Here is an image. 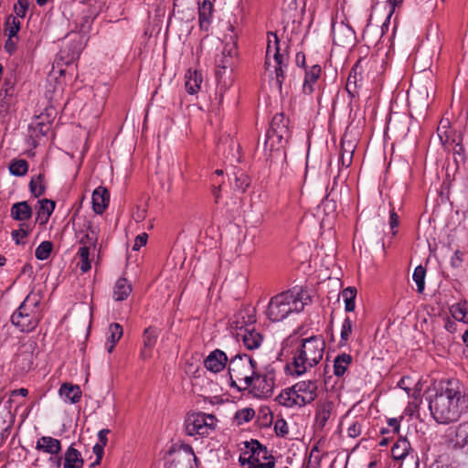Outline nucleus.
I'll use <instances>...</instances> for the list:
<instances>
[{
    "instance_id": "6",
    "label": "nucleus",
    "mask_w": 468,
    "mask_h": 468,
    "mask_svg": "<svg viewBox=\"0 0 468 468\" xmlns=\"http://www.w3.org/2000/svg\"><path fill=\"white\" fill-rule=\"evenodd\" d=\"M239 462L242 465L247 463L249 468H273L275 465L274 457L267 447L257 440L244 442V450L239 455Z\"/></svg>"
},
{
    "instance_id": "63",
    "label": "nucleus",
    "mask_w": 468,
    "mask_h": 468,
    "mask_svg": "<svg viewBox=\"0 0 468 468\" xmlns=\"http://www.w3.org/2000/svg\"><path fill=\"white\" fill-rule=\"evenodd\" d=\"M109 433H110V430L109 429H102V430H101L98 432V438H99V441H100L99 443L106 446V444L108 442L107 435Z\"/></svg>"
},
{
    "instance_id": "50",
    "label": "nucleus",
    "mask_w": 468,
    "mask_h": 468,
    "mask_svg": "<svg viewBox=\"0 0 468 468\" xmlns=\"http://www.w3.org/2000/svg\"><path fill=\"white\" fill-rule=\"evenodd\" d=\"M267 37H268V41H267V48H266L265 66L269 67L270 66L269 57L271 55V52L272 50L274 51L275 37H278V36L276 33L270 31V32H268Z\"/></svg>"
},
{
    "instance_id": "27",
    "label": "nucleus",
    "mask_w": 468,
    "mask_h": 468,
    "mask_svg": "<svg viewBox=\"0 0 468 468\" xmlns=\"http://www.w3.org/2000/svg\"><path fill=\"white\" fill-rule=\"evenodd\" d=\"M353 362V356L347 353L338 354L334 359V375L343 377Z\"/></svg>"
},
{
    "instance_id": "11",
    "label": "nucleus",
    "mask_w": 468,
    "mask_h": 468,
    "mask_svg": "<svg viewBox=\"0 0 468 468\" xmlns=\"http://www.w3.org/2000/svg\"><path fill=\"white\" fill-rule=\"evenodd\" d=\"M368 63V59L360 58L352 67L347 81L346 84V90L351 98H356L359 95V90L363 87V69Z\"/></svg>"
},
{
    "instance_id": "40",
    "label": "nucleus",
    "mask_w": 468,
    "mask_h": 468,
    "mask_svg": "<svg viewBox=\"0 0 468 468\" xmlns=\"http://www.w3.org/2000/svg\"><path fill=\"white\" fill-rule=\"evenodd\" d=\"M353 329V322L350 319V317L346 316L342 324L341 327V333H340V340H339V346H345L350 337V335L352 334Z\"/></svg>"
},
{
    "instance_id": "49",
    "label": "nucleus",
    "mask_w": 468,
    "mask_h": 468,
    "mask_svg": "<svg viewBox=\"0 0 468 468\" xmlns=\"http://www.w3.org/2000/svg\"><path fill=\"white\" fill-rule=\"evenodd\" d=\"M223 58H229V60H233L237 55V46L234 42H228L225 44L221 52Z\"/></svg>"
},
{
    "instance_id": "1",
    "label": "nucleus",
    "mask_w": 468,
    "mask_h": 468,
    "mask_svg": "<svg viewBox=\"0 0 468 468\" xmlns=\"http://www.w3.org/2000/svg\"><path fill=\"white\" fill-rule=\"evenodd\" d=\"M429 409L439 424L457 421L468 411V394L463 384L457 378L440 382V388L429 401Z\"/></svg>"
},
{
    "instance_id": "8",
    "label": "nucleus",
    "mask_w": 468,
    "mask_h": 468,
    "mask_svg": "<svg viewBox=\"0 0 468 468\" xmlns=\"http://www.w3.org/2000/svg\"><path fill=\"white\" fill-rule=\"evenodd\" d=\"M186 435L203 438L208 436L217 426L214 415L204 412L188 413L184 422Z\"/></svg>"
},
{
    "instance_id": "62",
    "label": "nucleus",
    "mask_w": 468,
    "mask_h": 468,
    "mask_svg": "<svg viewBox=\"0 0 468 468\" xmlns=\"http://www.w3.org/2000/svg\"><path fill=\"white\" fill-rule=\"evenodd\" d=\"M232 62H233V60H229V58H223L222 55H221L217 59L218 69H221L222 70V67L224 65H229V70L232 69Z\"/></svg>"
},
{
    "instance_id": "31",
    "label": "nucleus",
    "mask_w": 468,
    "mask_h": 468,
    "mask_svg": "<svg viewBox=\"0 0 468 468\" xmlns=\"http://www.w3.org/2000/svg\"><path fill=\"white\" fill-rule=\"evenodd\" d=\"M334 404L331 401H325L318 405L315 412V423L319 428H324L330 419Z\"/></svg>"
},
{
    "instance_id": "25",
    "label": "nucleus",
    "mask_w": 468,
    "mask_h": 468,
    "mask_svg": "<svg viewBox=\"0 0 468 468\" xmlns=\"http://www.w3.org/2000/svg\"><path fill=\"white\" fill-rule=\"evenodd\" d=\"M36 449L50 455L58 454L61 451V442L53 437L42 436L37 440Z\"/></svg>"
},
{
    "instance_id": "59",
    "label": "nucleus",
    "mask_w": 468,
    "mask_h": 468,
    "mask_svg": "<svg viewBox=\"0 0 468 468\" xmlns=\"http://www.w3.org/2000/svg\"><path fill=\"white\" fill-rule=\"evenodd\" d=\"M453 146V154L456 155H459V157L462 160L465 159V148L463 144V142H460V144H455Z\"/></svg>"
},
{
    "instance_id": "24",
    "label": "nucleus",
    "mask_w": 468,
    "mask_h": 468,
    "mask_svg": "<svg viewBox=\"0 0 468 468\" xmlns=\"http://www.w3.org/2000/svg\"><path fill=\"white\" fill-rule=\"evenodd\" d=\"M213 17V5L209 0H204L198 6V22L201 30L208 31Z\"/></svg>"
},
{
    "instance_id": "42",
    "label": "nucleus",
    "mask_w": 468,
    "mask_h": 468,
    "mask_svg": "<svg viewBox=\"0 0 468 468\" xmlns=\"http://www.w3.org/2000/svg\"><path fill=\"white\" fill-rule=\"evenodd\" d=\"M28 165L24 159L14 160L9 165V171L13 176H22L27 173Z\"/></svg>"
},
{
    "instance_id": "14",
    "label": "nucleus",
    "mask_w": 468,
    "mask_h": 468,
    "mask_svg": "<svg viewBox=\"0 0 468 468\" xmlns=\"http://www.w3.org/2000/svg\"><path fill=\"white\" fill-rule=\"evenodd\" d=\"M274 74L275 82L280 91H282V83L285 80V70L288 67V54L286 51L281 52L280 40L278 37H275L274 41Z\"/></svg>"
},
{
    "instance_id": "19",
    "label": "nucleus",
    "mask_w": 468,
    "mask_h": 468,
    "mask_svg": "<svg viewBox=\"0 0 468 468\" xmlns=\"http://www.w3.org/2000/svg\"><path fill=\"white\" fill-rule=\"evenodd\" d=\"M322 68L318 64H314L304 72V80L303 83V92L311 95L315 90V86L320 79Z\"/></svg>"
},
{
    "instance_id": "45",
    "label": "nucleus",
    "mask_w": 468,
    "mask_h": 468,
    "mask_svg": "<svg viewBox=\"0 0 468 468\" xmlns=\"http://www.w3.org/2000/svg\"><path fill=\"white\" fill-rule=\"evenodd\" d=\"M250 185V178L244 173L235 174L234 188L244 193Z\"/></svg>"
},
{
    "instance_id": "4",
    "label": "nucleus",
    "mask_w": 468,
    "mask_h": 468,
    "mask_svg": "<svg viewBox=\"0 0 468 468\" xmlns=\"http://www.w3.org/2000/svg\"><path fill=\"white\" fill-rule=\"evenodd\" d=\"M256 368L257 362L248 354L239 352L230 356L228 367L230 387L239 391L249 389Z\"/></svg>"
},
{
    "instance_id": "38",
    "label": "nucleus",
    "mask_w": 468,
    "mask_h": 468,
    "mask_svg": "<svg viewBox=\"0 0 468 468\" xmlns=\"http://www.w3.org/2000/svg\"><path fill=\"white\" fill-rule=\"evenodd\" d=\"M21 27V22L18 17L9 15L5 22V35L7 37H17Z\"/></svg>"
},
{
    "instance_id": "17",
    "label": "nucleus",
    "mask_w": 468,
    "mask_h": 468,
    "mask_svg": "<svg viewBox=\"0 0 468 468\" xmlns=\"http://www.w3.org/2000/svg\"><path fill=\"white\" fill-rule=\"evenodd\" d=\"M229 357L227 354L220 350L215 349L204 360V367L210 372L218 373L222 371L227 364L229 365Z\"/></svg>"
},
{
    "instance_id": "55",
    "label": "nucleus",
    "mask_w": 468,
    "mask_h": 468,
    "mask_svg": "<svg viewBox=\"0 0 468 468\" xmlns=\"http://www.w3.org/2000/svg\"><path fill=\"white\" fill-rule=\"evenodd\" d=\"M353 150H345L340 156V162L343 166L348 167L352 164Z\"/></svg>"
},
{
    "instance_id": "57",
    "label": "nucleus",
    "mask_w": 468,
    "mask_h": 468,
    "mask_svg": "<svg viewBox=\"0 0 468 468\" xmlns=\"http://www.w3.org/2000/svg\"><path fill=\"white\" fill-rule=\"evenodd\" d=\"M148 235L146 233H142L135 238L134 244L133 247V250H139L143 246H144L147 242Z\"/></svg>"
},
{
    "instance_id": "54",
    "label": "nucleus",
    "mask_w": 468,
    "mask_h": 468,
    "mask_svg": "<svg viewBox=\"0 0 468 468\" xmlns=\"http://www.w3.org/2000/svg\"><path fill=\"white\" fill-rule=\"evenodd\" d=\"M17 37H7L5 44V49L7 53L13 54L16 50Z\"/></svg>"
},
{
    "instance_id": "52",
    "label": "nucleus",
    "mask_w": 468,
    "mask_h": 468,
    "mask_svg": "<svg viewBox=\"0 0 468 468\" xmlns=\"http://www.w3.org/2000/svg\"><path fill=\"white\" fill-rule=\"evenodd\" d=\"M104 447H105V445H102L101 443H96L93 446V452L96 455V460L90 464V466L97 465L101 463L103 453H104Z\"/></svg>"
},
{
    "instance_id": "47",
    "label": "nucleus",
    "mask_w": 468,
    "mask_h": 468,
    "mask_svg": "<svg viewBox=\"0 0 468 468\" xmlns=\"http://www.w3.org/2000/svg\"><path fill=\"white\" fill-rule=\"evenodd\" d=\"M98 238L95 230L92 229V227L89 224L87 227V232L82 235V237L80 239V242L84 245H92L95 246L97 243Z\"/></svg>"
},
{
    "instance_id": "30",
    "label": "nucleus",
    "mask_w": 468,
    "mask_h": 468,
    "mask_svg": "<svg viewBox=\"0 0 468 468\" xmlns=\"http://www.w3.org/2000/svg\"><path fill=\"white\" fill-rule=\"evenodd\" d=\"M11 217L17 221H25L31 218L32 208L26 201L15 203L11 207Z\"/></svg>"
},
{
    "instance_id": "7",
    "label": "nucleus",
    "mask_w": 468,
    "mask_h": 468,
    "mask_svg": "<svg viewBox=\"0 0 468 468\" xmlns=\"http://www.w3.org/2000/svg\"><path fill=\"white\" fill-rule=\"evenodd\" d=\"M38 300L27 295L17 310L12 314V324L21 332H31L40 321Z\"/></svg>"
},
{
    "instance_id": "56",
    "label": "nucleus",
    "mask_w": 468,
    "mask_h": 468,
    "mask_svg": "<svg viewBox=\"0 0 468 468\" xmlns=\"http://www.w3.org/2000/svg\"><path fill=\"white\" fill-rule=\"evenodd\" d=\"M25 224H21L20 229L13 230L11 235L16 244L20 243L19 239H23L28 235V231L23 228Z\"/></svg>"
},
{
    "instance_id": "16",
    "label": "nucleus",
    "mask_w": 468,
    "mask_h": 468,
    "mask_svg": "<svg viewBox=\"0 0 468 468\" xmlns=\"http://www.w3.org/2000/svg\"><path fill=\"white\" fill-rule=\"evenodd\" d=\"M229 65H224L221 69L216 71L217 77V88H216V98L218 99V102L221 103L225 92L233 84V74L232 69L229 70Z\"/></svg>"
},
{
    "instance_id": "18",
    "label": "nucleus",
    "mask_w": 468,
    "mask_h": 468,
    "mask_svg": "<svg viewBox=\"0 0 468 468\" xmlns=\"http://www.w3.org/2000/svg\"><path fill=\"white\" fill-rule=\"evenodd\" d=\"M452 447L468 454V421L454 427V437L451 439Z\"/></svg>"
},
{
    "instance_id": "44",
    "label": "nucleus",
    "mask_w": 468,
    "mask_h": 468,
    "mask_svg": "<svg viewBox=\"0 0 468 468\" xmlns=\"http://www.w3.org/2000/svg\"><path fill=\"white\" fill-rule=\"evenodd\" d=\"M53 245L50 241H42L37 248L36 249L35 255L36 258L39 261L47 260L52 250Z\"/></svg>"
},
{
    "instance_id": "41",
    "label": "nucleus",
    "mask_w": 468,
    "mask_h": 468,
    "mask_svg": "<svg viewBox=\"0 0 468 468\" xmlns=\"http://www.w3.org/2000/svg\"><path fill=\"white\" fill-rule=\"evenodd\" d=\"M425 276H426V269L419 265L415 268L412 278L417 285V292L419 293H422L425 289Z\"/></svg>"
},
{
    "instance_id": "12",
    "label": "nucleus",
    "mask_w": 468,
    "mask_h": 468,
    "mask_svg": "<svg viewBox=\"0 0 468 468\" xmlns=\"http://www.w3.org/2000/svg\"><path fill=\"white\" fill-rule=\"evenodd\" d=\"M331 33L335 45L349 47L356 41V33L354 29L344 21L337 22L332 20Z\"/></svg>"
},
{
    "instance_id": "53",
    "label": "nucleus",
    "mask_w": 468,
    "mask_h": 468,
    "mask_svg": "<svg viewBox=\"0 0 468 468\" xmlns=\"http://www.w3.org/2000/svg\"><path fill=\"white\" fill-rule=\"evenodd\" d=\"M389 227L392 230V235L395 236L397 234V230L395 229L399 224V219L398 214L395 212L394 208L390 210L389 212V220H388Z\"/></svg>"
},
{
    "instance_id": "58",
    "label": "nucleus",
    "mask_w": 468,
    "mask_h": 468,
    "mask_svg": "<svg viewBox=\"0 0 468 468\" xmlns=\"http://www.w3.org/2000/svg\"><path fill=\"white\" fill-rule=\"evenodd\" d=\"M347 433L352 438H356V437L359 436L361 433V425L358 424L357 422L353 423L347 429Z\"/></svg>"
},
{
    "instance_id": "60",
    "label": "nucleus",
    "mask_w": 468,
    "mask_h": 468,
    "mask_svg": "<svg viewBox=\"0 0 468 468\" xmlns=\"http://www.w3.org/2000/svg\"><path fill=\"white\" fill-rule=\"evenodd\" d=\"M295 63L298 67L303 68L304 69H308L309 67H306V59L305 55L303 52H298L295 57Z\"/></svg>"
},
{
    "instance_id": "39",
    "label": "nucleus",
    "mask_w": 468,
    "mask_h": 468,
    "mask_svg": "<svg viewBox=\"0 0 468 468\" xmlns=\"http://www.w3.org/2000/svg\"><path fill=\"white\" fill-rule=\"evenodd\" d=\"M342 297L345 302L346 312H353L356 307V289L355 287H347L342 291Z\"/></svg>"
},
{
    "instance_id": "43",
    "label": "nucleus",
    "mask_w": 468,
    "mask_h": 468,
    "mask_svg": "<svg viewBox=\"0 0 468 468\" xmlns=\"http://www.w3.org/2000/svg\"><path fill=\"white\" fill-rule=\"evenodd\" d=\"M255 415V410L252 408H244L239 410L235 413V420L239 425L249 422Z\"/></svg>"
},
{
    "instance_id": "22",
    "label": "nucleus",
    "mask_w": 468,
    "mask_h": 468,
    "mask_svg": "<svg viewBox=\"0 0 468 468\" xmlns=\"http://www.w3.org/2000/svg\"><path fill=\"white\" fill-rule=\"evenodd\" d=\"M56 207V203L48 198L38 200L37 207H36V221L40 225H45L51 214L53 213Z\"/></svg>"
},
{
    "instance_id": "37",
    "label": "nucleus",
    "mask_w": 468,
    "mask_h": 468,
    "mask_svg": "<svg viewBox=\"0 0 468 468\" xmlns=\"http://www.w3.org/2000/svg\"><path fill=\"white\" fill-rule=\"evenodd\" d=\"M44 181L45 176L42 174H38L37 176L32 177L29 182V189L32 196L38 197L45 193L46 186Z\"/></svg>"
},
{
    "instance_id": "32",
    "label": "nucleus",
    "mask_w": 468,
    "mask_h": 468,
    "mask_svg": "<svg viewBox=\"0 0 468 468\" xmlns=\"http://www.w3.org/2000/svg\"><path fill=\"white\" fill-rule=\"evenodd\" d=\"M83 466V459L80 452L70 445L64 456V468H81Z\"/></svg>"
},
{
    "instance_id": "46",
    "label": "nucleus",
    "mask_w": 468,
    "mask_h": 468,
    "mask_svg": "<svg viewBox=\"0 0 468 468\" xmlns=\"http://www.w3.org/2000/svg\"><path fill=\"white\" fill-rule=\"evenodd\" d=\"M245 315H242V322H237V326L240 328V330L244 328H251L254 327L253 324L256 323V316L253 310L247 309L244 311Z\"/></svg>"
},
{
    "instance_id": "3",
    "label": "nucleus",
    "mask_w": 468,
    "mask_h": 468,
    "mask_svg": "<svg viewBox=\"0 0 468 468\" xmlns=\"http://www.w3.org/2000/svg\"><path fill=\"white\" fill-rule=\"evenodd\" d=\"M308 298V296L303 297L302 291L282 292L270 300L266 315L271 322H281L290 314L302 312Z\"/></svg>"
},
{
    "instance_id": "21",
    "label": "nucleus",
    "mask_w": 468,
    "mask_h": 468,
    "mask_svg": "<svg viewBox=\"0 0 468 468\" xmlns=\"http://www.w3.org/2000/svg\"><path fill=\"white\" fill-rule=\"evenodd\" d=\"M110 194L109 191L103 187H97L92 193V207L96 214H102L109 206Z\"/></svg>"
},
{
    "instance_id": "35",
    "label": "nucleus",
    "mask_w": 468,
    "mask_h": 468,
    "mask_svg": "<svg viewBox=\"0 0 468 468\" xmlns=\"http://www.w3.org/2000/svg\"><path fill=\"white\" fill-rule=\"evenodd\" d=\"M450 312L455 320L468 324V303L466 301L452 305Z\"/></svg>"
},
{
    "instance_id": "5",
    "label": "nucleus",
    "mask_w": 468,
    "mask_h": 468,
    "mask_svg": "<svg viewBox=\"0 0 468 468\" xmlns=\"http://www.w3.org/2000/svg\"><path fill=\"white\" fill-rule=\"evenodd\" d=\"M289 120L282 114H275L271 122V128L266 133L264 142L265 151L285 158L284 145L288 143L291 133L288 127Z\"/></svg>"
},
{
    "instance_id": "9",
    "label": "nucleus",
    "mask_w": 468,
    "mask_h": 468,
    "mask_svg": "<svg viewBox=\"0 0 468 468\" xmlns=\"http://www.w3.org/2000/svg\"><path fill=\"white\" fill-rule=\"evenodd\" d=\"M275 369L270 365L261 369L256 368L249 387L250 392L259 399L271 397L275 386Z\"/></svg>"
},
{
    "instance_id": "10",
    "label": "nucleus",
    "mask_w": 468,
    "mask_h": 468,
    "mask_svg": "<svg viewBox=\"0 0 468 468\" xmlns=\"http://www.w3.org/2000/svg\"><path fill=\"white\" fill-rule=\"evenodd\" d=\"M168 456L165 468H197V458L189 444H174Z\"/></svg>"
},
{
    "instance_id": "51",
    "label": "nucleus",
    "mask_w": 468,
    "mask_h": 468,
    "mask_svg": "<svg viewBox=\"0 0 468 468\" xmlns=\"http://www.w3.org/2000/svg\"><path fill=\"white\" fill-rule=\"evenodd\" d=\"M274 431L277 436H286L289 432L287 422L283 419L277 420L274 423Z\"/></svg>"
},
{
    "instance_id": "2",
    "label": "nucleus",
    "mask_w": 468,
    "mask_h": 468,
    "mask_svg": "<svg viewBox=\"0 0 468 468\" xmlns=\"http://www.w3.org/2000/svg\"><path fill=\"white\" fill-rule=\"evenodd\" d=\"M282 345V351L292 348L291 362L287 363L285 368L288 374L293 377L302 376L317 366L324 356L325 348V341L321 335L305 338L291 335Z\"/></svg>"
},
{
    "instance_id": "23",
    "label": "nucleus",
    "mask_w": 468,
    "mask_h": 468,
    "mask_svg": "<svg viewBox=\"0 0 468 468\" xmlns=\"http://www.w3.org/2000/svg\"><path fill=\"white\" fill-rule=\"evenodd\" d=\"M238 335L241 337L242 342L248 350L258 349L263 341L262 335L257 332L254 327L244 328L243 333H239Z\"/></svg>"
},
{
    "instance_id": "61",
    "label": "nucleus",
    "mask_w": 468,
    "mask_h": 468,
    "mask_svg": "<svg viewBox=\"0 0 468 468\" xmlns=\"http://www.w3.org/2000/svg\"><path fill=\"white\" fill-rule=\"evenodd\" d=\"M78 255L80 258V261H90V248L89 246H81L78 250Z\"/></svg>"
},
{
    "instance_id": "48",
    "label": "nucleus",
    "mask_w": 468,
    "mask_h": 468,
    "mask_svg": "<svg viewBox=\"0 0 468 468\" xmlns=\"http://www.w3.org/2000/svg\"><path fill=\"white\" fill-rule=\"evenodd\" d=\"M31 0H17V2L14 5V12L16 14L15 16L20 18H24L26 16L27 11L29 7Z\"/></svg>"
},
{
    "instance_id": "64",
    "label": "nucleus",
    "mask_w": 468,
    "mask_h": 468,
    "mask_svg": "<svg viewBox=\"0 0 468 468\" xmlns=\"http://www.w3.org/2000/svg\"><path fill=\"white\" fill-rule=\"evenodd\" d=\"M48 461L56 467L60 468L62 458L58 454L51 455Z\"/></svg>"
},
{
    "instance_id": "29",
    "label": "nucleus",
    "mask_w": 468,
    "mask_h": 468,
    "mask_svg": "<svg viewBox=\"0 0 468 468\" xmlns=\"http://www.w3.org/2000/svg\"><path fill=\"white\" fill-rule=\"evenodd\" d=\"M203 77L198 70L189 69L186 74V90L189 94H196L201 88Z\"/></svg>"
},
{
    "instance_id": "33",
    "label": "nucleus",
    "mask_w": 468,
    "mask_h": 468,
    "mask_svg": "<svg viewBox=\"0 0 468 468\" xmlns=\"http://www.w3.org/2000/svg\"><path fill=\"white\" fill-rule=\"evenodd\" d=\"M109 335L105 343L106 349L109 353H112L116 343L121 339L123 335L122 326L117 323H112L108 328Z\"/></svg>"
},
{
    "instance_id": "26",
    "label": "nucleus",
    "mask_w": 468,
    "mask_h": 468,
    "mask_svg": "<svg viewBox=\"0 0 468 468\" xmlns=\"http://www.w3.org/2000/svg\"><path fill=\"white\" fill-rule=\"evenodd\" d=\"M58 393L66 402L75 404L81 398V390L78 385L64 383L60 386Z\"/></svg>"
},
{
    "instance_id": "20",
    "label": "nucleus",
    "mask_w": 468,
    "mask_h": 468,
    "mask_svg": "<svg viewBox=\"0 0 468 468\" xmlns=\"http://www.w3.org/2000/svg\"><path fill=\"white\" fill-rule=\"evenodd\" d=\"M159 335V329L154 326H149L144 329L143 334L144 348L141 350L140 356L143 359H147L152 356V350L157 342Z\"/></svg>"
},
{
    "instance_id": "36",
    "label": "nucleus",
    "mask_w": 468,
    "mask_h": 468,
    "mask_svg": "<svg viewBox=\"0 0 468 468\" xmlns=\"http://www.w3.org/2000/svg\"><path fill=\"white\" fill-rule=\"evenodd\" d=\"M276 401L284 407L292 408L298 406V399L293 392L292 387L282 390L280 395L276 398Z\"/></svg>"
},
{
    "instance_id": "15",
    "label": "nucleus",
    "mask_w": 468,
    "mask_h": 468,
    "mask_svg": "<svg viewBox=\"0 0 468 468\" xmlns=\"http://www.w3.org/2000/svg\"><path fill=\"white\" fill-rule=\"evenodd\" d=\"M437 134L445 148L463 141V133L461 130L452 129L449 120H441Z\"/></svg>"
},
{
    "instance_id": "13",
    "label": "nucleus",
    "mask_w": 468,
    "mask_h": 468,
    "mask_svg": "<svg viewBox=\"0 0 468 468\" xmlns=\"http://www.w3.org/2000/svg\"><path fill=\"white\" fill-rule=\"evenodd\" d=\"M293 392L298 399V407L312 403L317 398V383L315 380H303L292 386Z\"/></svg>"
},
{
    "instance_id": "34",
    "label": "nucleus",
    "mask_w": 468,
    "mask_h": 468,
    "mask_svg": "<svg viewBox=\"0 0 468 468\" xmlns=\"http://www.w3.org/2000/svg\"><path fill=\"white\" fill-rule=\"evenodd\" d=\"M410 443L406 438L399 439L391 448L392 457L397 460H404L410 452Z\"/></svg>"
},
{
    "instance_id": "28",
    "label": "nucleus",
    "mask_w": 468,
    "mask_h": 468,
    "mask_svg": "<svg viewBox=\"0 0 468 468\" xmlns=\"http://www.w3.org/2000/svg\"><path fill=\"white\" fill-rule=\"evenodd\" d=\"M132 285L126 278H119L113 287L112 297L116 302L124 301L132 292Z\"/></svg>"
}]
</instances>
